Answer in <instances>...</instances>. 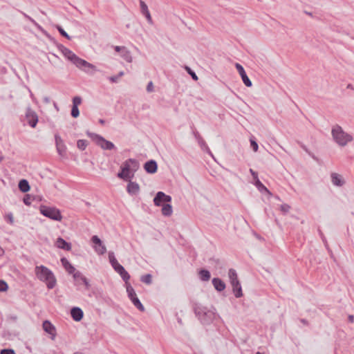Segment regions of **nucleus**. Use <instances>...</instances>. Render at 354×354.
I'll return each instance as SVG.
<instances>
[{
  "mask_svg": "<svg viewBox=\"0 0 354 354\" xmlns=\"http://www.w3.org/2000/svg\"><path fill=\"white\" fill-rule=\"evenodd\" d=\"M87 135L95 142L97 145L104 150H112L115 148V145L113 142L106 140L98 134L88 132Z\"/></svg>",
  "mask_w": 354,
  "mask_h": 354,
  "instance_id": "6",
  "label": "nucleus"
},
{
  "mask_svg": "<svg viewBox=\"0 0 354 354\" xmlns=\"http://www.w3.org/2000/svg\"><path fill=\"white\" fill-rule=\"evenodd\" d=\"M19 189L21 192L26 193L30 190V185L27 180L22 179L19 182Z\"/></svg>",
  "mask_w": 354,
  "mask_h": 354,
  "instance_id": "23",
  "label": "nucleus"
},
{
  "mask_svg": "<svg viewBox=\"0 0 354 354\" xmlns=\"http://www.w3.org/2000/svg\"><path fill=\"white\" fill-rule=\"evenodd\" d=\"M125 46H116L114 47V49L116 52H122V50L124 48Z\"/></svg>",
  "mask_w": 354,
  "mask_h": 354,
  "instance_id": "55",
  "label": "nucleus"
},
{
  "mask_svg": "<svg viewBox=\"0 0 354 354\" xmlns=\"http://www.w3.org/2000/svg\"><path fill=\"white\" fill-rule=\"evenodd\" d=\"M118 77L117 75H115V76H111L109 77V80L113 82V83H115V82H117L118 80Z\"/></svg>",
  "mask_w": 354,
  "mask_h": 354,
  "instance_id": "53",
  "label": "nucleus"
},
{
  "mask_svg": "<svg viewBox=\"0 0 354 354\" xmlns=\"http://www.w3.org/2000/svg\"><path fill=\"white\" fill-rule=\"evenodd\" d=\"M250 145L254 151L257 152L258 151L259 146H258L257 142L255 140L251 139L250 140Z\"/></svg>",
  "mask_w": 354,
  "mask_h": 354,
  "instance_id": "47",
  "label": "nucleus"
},
{
  "mask_svg": "<svg viewBox=\"0 0 354 354\" xmlns=\"http://www.w3.org/2000/svg\"><path fill=\"white\" fill-rule=\"evenodd\" d=\"M185 69L191 75L193 80H198V76L196 75V74L189 66H185Z\"/></svg>",
  "mask_w": 354,
  "mask_h": 354,
  "instance_id": "38",
  "label": "nucleus"
},
{
  "mask_svg": "<svg viewBox=\"0 0 354 354\" xmlns=\"http://www.w3.org/2000/svg\"><path fill=\"white\" fill-rule=\"evenodd\" d=\"M56 245L57 248L63 249L66 251H70L71 250V244L70 243L66 242L64 239L61 237H59L56 241Z\"/></svg>",
  "mask_w": 354,
  "mask_h": 354,
  "instance_id": "18",
  "label": "nucleus"
},
{
  "mask_svg": "<svg viewBox=\"0 0 354 354\" xmlns=\"http://www.w3.org/2000/svg\"><path fill=\"white\" fill-rule=\"evenodd\" d=\"M139 168V162L137 160L129 158L124 161L121 166V171L118 173L119 178L127 180L133 177V174Z\"/></svg>",
  "mask_w": 354,
  "mask_h": 354,
  "instance_id": "2",
  "label": "nucleus"
},
{
  "mask_svg": "<svg viewBox=\"0 0 354 354\" xmlns=\"http://www.w3.org/2000/svg\"><path fill=\"white\" fill-rule=\"evenodd\" d=\"M330 178L331 182L335 186L342 187L345 184V180L343 177L337 173H332Z\"/></svg>",
  "mask_w": 354,
  "mask_h": 354,
  "instance_id": "16",
  "label": "nucleus"
},
{
  "mask_svg": "<svg viewBox=\"0 0 354 354\" xmlns=\"http://www.w3.org/2000/svg\"><path fill=\"white\" fill-rule=\"evenodd\" d=\"M4 254V250L2 249L1 247H0V256L3 255Z\"/></svg>",
  "mask_w": 354,
  "mask_h": 354,
  "instance_id": "63",
  "label": "nucleus"
},
{
  "mask_svg": "<svg viewBox=\"0 0 354 354\" xmlns=\"http://www.w3.org/2000/svg\"><path fill=\"white\" fill-rule=\"evenodd\" d=\"M35 275L40 281L46 283L48 289H53L56 285V278L53 272L44 266H36Z\"/></svg>",
  "mask_w": 354,
  "mask_h": 354,
  "instance_id": "1",
  "label": "nucleus"
},
{
  "mask_svg": "<svg viewBox=\"0 0 354 354\" xmlns=\"http://www.w3.org/2000/svg\"><path fill=\"white\" fill-rule=\"evenodd\" d=\"M140 281L146 284H151L152 282V276L150 274L142 275L140 277Z\"/></svg>",
  "mask_w": 354,
  "mask_h": 354,
  "instance_id": "30",
  "label": "nucleus"
},
{
  "mask_svg": "<svg viewBox=\"0 0 354 354\" xmlns=\"http://www.w3.org/2000/svg\"><path fill=\"white\" fill-rule=\"evenodd\" d=\"M88 145V142L86 140H78L77 142V147L80 150H84Z\"/></svg>",
  "mask_w": 354,
  "mask_h": 354,
  "instance_id": "33",
  "label": "nucleus"
},
{
  "mask_svg": "<svg viewBox=\"0 0 354 354\" xmlns=\"http://www.w3.org/2000/svg\"><path fill=\"white\" fill-rule=\"evenodd\" d=\"M301 147H302V149H303L305 151H306L307 153H309V151H308V149H307V147H306L305 145H302V146H301Z\"/></svg>",
  "mask_w": 354,
  "mask_h": 354,
  "instance_id": "60",
  "label": "nucleus"
},
{
  "mask_svg": "<svg viewBox=\"0 0 354 354\" xmlns=\"http://www.w3.org/2000/svg\"><path fill=\"white\" fill-rule=\"evenodd\" d=\"M331 133L335 141L340 146H345L353 140V137L346 133L338 124L332 128Z\"/></svg>",
  "mask_w": 354,
  "mask_h": 354,
  "instance_id": "3",
  "label": "nucleus"
},
{
  "mask_svg": "<svg viewBox=\"0 0 354 354\" xmlns=\"http://www.w3.org/2000/svg\"><path fill=\"white\" fill-rule=\"evenodd\" d=\"M81 280L82 281V282L85 285L86 289H89L90 283H89L88 279L85 277H81Z\"/></svg>",
  "mask_w": 354,
  "mask_h": 354,
  "instance_id": "50",
  "label": "nucleus"
},
{
  "mask_svg": "<svg viewBox=\"0 0 354 354\" xmlns=\"http://www.w3.org/2000/svg\"><path fill=\"white\" fill-rule=\"evenodd\" d=\"M122 57L129 63L132 62V56L131 52L126 47L121 52Z\"/></svg>",
  "mask_w": 354,
  "mask_h": 354,
  "instance_id": "25",
  "label": "nucleus"
},
{
  "mask_svg": "<svg viewBox=\"0 0 354 354\" xmlns=\"http://www.w3.org/2000/svg\"><path fill=\"white\" fill-rule=\"evenodd\" d=\"M255 185L260 192H262L264 191L268 194H270V191L262 184L259 179L255 180Z\"/></svg>",
  "mask_w": 354,
  "mask_h": 354,
  "instance_id": "29",
  "label": "nucleus"
},
{
  "mask_svg": "<svg viewBox=\"0 0 354 354\" xmlns=\"http://www.w3.org/2000/svg\"><path fill=\"white\" fill-rule=\"evenodd\" d=\"M99 123L101 124H104L105 120H103V119H100L99 120Z\"/></svg>",
  "mask_w": 354,
  "mask_h": 354,
  "instance_id": "62",
  "label": "nucleus"
},
{
  "mask_svg": "<svg viewBox=\"0 0 354 354\" xmlns=\"http://www.w3.org/2000/svg\"><path fill=\"white\" fill-rule=\"evenodd\" d=\"M91 241L94 244H95L97 246H100L102 244H103L102 241L100 240V239L96 235H94L92 236Z\"/></svg>",
  "mask_w": 354,
  "mask_h": 354,
  "instance_id": "39",
  "label": "nucleus"
},
{
  "mask_svg": "<svg viewBox=\"0 0 354 354\" xmlns=\"http://www.w3.org/2000/svg\"><path fill=\"white\" fill-rule=\"evenodd\" d=\"M172 206L169 204L162 205V214L165 216H169L172 214Z\"/></svg>",
  "mask_w": 354,
  "mask_h": 354,
  "instance_id": "26",
  "label": "nucleus"
},
{
  "mask_svg": "<svg viewBox=\"0 0 354 354\" xmlns=\"http://www.w3.org/2000/svg\"><path fill=\"white\" fill-rule=\"evenodd\" d=\"M40 212L44 216L54 221H61L62 219V216L60 211L56 207L41 205Z\"/></svg>",
  "mask_w": 354,
  "mask_h": 354,
  "instance_id": "5",
  "label": "nucleus"
},
{
  "mask_svg": "<svg viewBox=\"0 0 354 354\" xmlns=\"http://www.w3.org/2000/svg\"><path fill=\"white\" fill-rule=\"evenodd\" d=\"M113 268L115 270V272L118 273L120 271H122V270L124 268L122 265H120L118 261L115 262L112 265Z\"/></svg>",
  "mask_w": 354,
  "mask_h": 354,
  "instance_id": "37",
  "label": "nucleus"
},
{
  "mask_svg": "<svg viewBox=\"0 0 354 354\" xmlns=\"http://www.w3.org/2000/svg\"><path fill=\"white\" fill-rule=\"evenodd\" d=\"M127 292L130 299L137 296L134 289L130 284L127 285Z\"/></svg>",
  "mask_w": 354,
  "mask_h": 354,
  "instance_id": "32",
  "label": "nucleus"
},
{
  "mask_svg": "<svg viewBox=\"0 0 354 354\" xmlns=\"http://www.w3.org/2000/svg\"><path fill=\"white\" fill-rule=\"evenodd\" d=\"M6 218H8V220L9 221V222H10L11 224H12V223H13L14 218H13V216H12V213L8 214L6 216Z\"/></svg>",
  "mask_w": 354,
  "mask_h": 354,
  "instance_id": "54",
  "label": "nucleus"
},
{
  "mask_svg": "<svg viewBox=\"0 0 354 354\" xmlns=\"http://www.w3.org/2000/svg\"><path fill=\"white\" fill-rule=\"evenodd\" d=\"M32 200V197L30 195L27 194L24 198V203L26 205H30L31 204Z\"/></svg>",
  "mask_w": 354,
  "mask_h": 354,
  "instance_id": "46",
  "label": "nucleus"
},
{
  "mask_svg": "<svg viewBox=\"0 0 354 354\" xmlns=\"http://www.w3.org/2000/svg\"><path fill=\"white\" fill-rule=\"evenodd\" d=\"M143 15L146 17V19H147V20L149 24H153L152 17H151V14H150L149 12L144 14Z\"/></svg>",
  "mask_w": 354,
  "mask_h": 354,
  "instance_id": "49",
  "label": "nucleus"
},
{
  "mask_svg": "<svg viewBox=\"0 0 354 354\" xmlns=\"http://www.w3.org/2000/svg\"><path fill=\"white\" fill-rule=\"evenodd\" d=\"M55 139L57 153L62 157L66 156V147L64 145L63 140L58 135H55Z\"/></svg>",
  "mask_w": 354,
  "mask_h": 354,
  "instance_id": "12",
  "label": "nucleus"
},
{
  "mask_svg": "<svg viewBox=\"0 0 354 354\" xmlns=\"http://www.w3.org/2000/svg\"><path fill=\"white\" fill-rule=\"evenodd\" d=\"M198 274L200 279L203 281H207L211 277L210 272L205 269H201L199 271Z\"/></svg>",
  "mask_w": 354,
  "mask_h": 354,
  "instance_id": "24",
  "label": "nucleus"
},
{
  "mask_svg": "<svg viewBox=\"0 0 354 354\" xmlns=\"http://www.w3.org/2000/svg\"><path fill=\"white\" fill-rule=\"evenodd\" d=\"M171 197L169 195H166L162 192H158L153 198V203L156 206H162L163 203L171 202Z\"/></svg>",
  "mask_w": 354,
  "mask_h": 354,
  "instance_id": "8",
  "label": "nucleus"
},
{
  "mask_svg": "<svg viewBox=\"0 0 354 354\" xmlns=\"http://www.w3.org/2000/svg\"><path fill=\"white\" fill-rule=\"evenodd\" d=\"M61 262L65 270L69 274H73L75 271V268L71 264V263L65 257L61 259Z\"/></svg>",
  "mask_w": 354,
  "mask_h": 354,
  "instance_id": "21",
  "label": "nucleus"
},
{
  "mask_svg": "<svg viewBox=\"0 0 354 354\" xmlns=\"http://www.w3.org/2000/svg\"><path fill=\"white\" fill-rule=\"evenodd\" d=\"M62 54L68 59H69L72 63H73L75 65L76 64L80 63H84L82 61V59L77 57L75 53H73L71 50L68 48L62 46Z\"/></svg>",
  "mask_w": 354,
  "mask_h": 354,
  "instance_id": "7",
  "label": "nucleus"
},
{
  "mask_svg": "<svg viewBox=\"0 0 354 354\" xmlns=\"http://www.w3.org/2000/svg\"><path fill=\"white\" fill-rule=\"evenodd\" d=\"M194 133V136L195 137V138L197 140L198 144L200 145V146L201 147H204L205 148V149L208 151L209 153H211V151H209V149L208 148V147L207 146L205 140L203 139V138L201 136V135L199 134V133L196 131H194L193 132Z\"/></svg>",
  "mask_w": 354,
  "mask_h": 354,
  "instance_id": "22",
  "label": "nucleus"
},
{
  "mask_svg": "<svg viewBox=\"0 0 354 354\" xmlns=\"http://www.w3.org/2000/svg\"><path fill=\"white\" fill-rule=\"evenodd\" d=\"M319 234H320V235H321V236H322V239L323 241H324V243H326V239H325V237L324 236V235H323L322 232L320 230H319Z\"/></svg>",
  "mask_w": 354,
  "mask_h": 354,
  "instance_id": "57",
  "label": "nucleus"
},
{
  "mask_svg": "<svg viewBox=\"0 0 354 354\" xmlns=\"http://www.w3.org/2000/svg\"><path fill=\"white\" fill-rule=\"evenodd\" d=\"M131 301L133 304V305L140 311L143 312L145 310V308L142 303L140 302V299L136 297L131 298Z\"/></svg>",
  "mask_w": 354,
  "mask_h": 354,
  "instance_id": "28",
  "label": "nucleus"
},
{
  "mask_svg": "<svg viewBox=\"0 0 354 354\" xmlns=\"http://www.w3.org/2000/svg\"><path fill=\"white\" fill-rule=\"evenodd\" d=\"M26 118L28 124L31 127L34 128L36 127L38 122V116L34 111H32L30 108L27 109L26 113Z\"/></svg>",
  "mask_w": 354,
  "mask_h": 354,
  "instance_id": "10",
  "label": "nucleus"
},
{
  "mask_svg": "<svg viewBox=\"0 0 354 354\" xmlns=\"http://www.w3.org/2000/svg\"><path fill=\"white\" fill-rule=\"evenodd\" d=\"M109 261H110V263L112 265L113 263H114L115 262H117V259H115V255H114V252H111L110 251L109 252Z\"/></svg>",
  "mask_w": 354,
  "mask_h": 354,
  "instance_id": "43",
  "label": "nucleus"
},
{
  "mask_svg": "<svg viewBox=\"0 0 354 354\" xmlns=\"http://www.w3.org/2000/svg\"><path fill=\"white\" fill-rule=\"evenodd\" d=\"M118 274L120 275V277H122V279L125 281V283L127 284L128 283V281L130 279V275L125 270V269L124 268L122 270V271H120L118 272Z\"/></svg>",
  "mask_w": 354,
  "mask_h": 354,
  "instance_id": "31",
  "label": "nucleus"
},
{
  "mask_svg": "<svg viewBox=\"0 0 354 354\" xmlns=\"http://www.w3.org/2000/svg\"><path fill=\"white\" fill-rule=\"evenodd\" d=\"M82 61L84 63L83 64V63L80 62V64H76L75 66L77 68H79L80 69L84 71L85 73H86L88 74L93 75L95 71H97L96 68V66H94L93 64H92L82 59Z\"/></svg>",
  "mask_w": 354,
  "mask_h": 354,
  "instance_id": "9",
  "label": "nucleus"
},
{
  "mask_svg": "<svg viewBox=\"0 0 354 354\" xmlns=\"http://www.w3.org/2000/svg\"><path fill=\"white\" fill-rule=\"evenodd\" d=\"M82 102V98L79 96H75L73 99V106H77L78 107V105H80Z\"/></svg>",
  "mask_w": 354,
  "mask_h": 354,
  "instance_id": "40",
  "label": "nucleus"
},
{
  "mask_svg": "<svg viewBox=\"0 0 354 354\" xmlns=\"http://www.w3.org/2000/svg\"><path fill=\"white\" fill-rule=\"evenodd\" d=\"M228 276L230 278L231 285H239V281L238 279L237 273L235 270L230 268L228 272Z\"/></svg>",
  "mask_w": 354,
  "mask_h": 354,
  "instance_id": "20",
  "label": "nucleus"
},
{
  "mask_svg": "<svg viewBox=\"0 0 354 354\" xmlns=\"http://www.w3.org/2000/svg\"><path fill=\"white\" fill-rule=\"evenodd\" d=\"M144 169L149 174H154L158 169L157 162L154 160H150L145 163Z\"/></svg>",
  "mask_w": 354,
  "mask_h": 354,
  "instance_id": "14",
  "label": "nucleus"
},
{
  "mask_svg": "<svg viewBox=\"0 0 354 354\" xmlns=\"http://www.w3.org/2000/svg\"><path fill=\"white\" fill-rule=\"evenodd\" d=\"M124 75V72L123 71H120L118 74V78L121 77L122 76Z\"/></svg>",
  "mask_w": 354,
  "mask_h": 354,
  "instance_id": "59",
  "label": "nucleus"
},
{
  "mask_svg": "<svg viewBox=\"0 0 354 354\" xmlns=\"http://www.w3.org/2000/svg\"><path fill=\"white\" fill-rule=\"evenodd\" d=\"M71 315L75 321L80 322L83 318L84 313L80 308L73 307L71 310Z\"/></svg>",
  "mask_w": 354,
  "mask_h": 354,
  "instance_id": "17",
  "label": "nucleus"
},
{
  "mask_svg": "<svg viewBox=\"0 0 354 354\" xmlns=\"http://www.w3.org/2000/svg\"><path fill=\"white\" fill-rule=\"evenodd\" d=\"M290 209V206L288 204H283L280 207V209L283 214L288 213L289 212Z\"/></svg>",
  "mask_w": 354,
  "mask_h": 354,
  "instance_id": "42",
  "label": "nucleus"
},
{
  "mask_svg": "<svg viewBox=\"0 0 354 354\" xmlns=\"http://www.w3.org/2000/svg\"><path fill=\"white\" fill-rule=\"evenodd\" d=\"M28 19H30V21L31 22H32L34 24L37 25V24L36 23V21H35L34 19H32V18H30V17H28Z\"/></svg>",
  "mask_w": 354,
  "mask_h": 354,
  "instance_id": "61",
  "label": "nucleus"
},
{
  "mask_svg": "<svg viewBox=\"0 0 354 354\" xmlns=\"http://www.w3.org/2000/svg\"><path fill=\"white\" fill-rule=\"evenodd\" d=\"M143 15L146 17V19H147V20L149 24H153L152 17H151V14H150L149 12L144 14Z\"/></svg>",
  "mask_w": 354,
  "mask_h": 354,
  "instance_id": "48",
  "label": "nucleus"
},
{
  "mask_svg": "<svg viewBox=\"0 0 354 354\" xmlns=\"http://www.w3.org/2000/svg\"><path fill=\"white\" fill-rule=\"evenodd\" d=\"M348 318H349V320H350L351 322H353V315H350V316L348 317Z\"/></svg>",
  "mask_w": 354,
  "mask_h": 354,
  "instance_id": "64",
  "label": "nucleus"
},
{
  "mask_svg": "<svg viewBox=\"0 0 354 354\" xmlns=\"http://www.w3.org/2000/svg\"><path fill=\"white\" fill-rule=\"evenodd\" d=\"M56 28L62 36L64 37L65 38H66L68 40L71 39V37L60 26L57 25V26H56Z\"/></svg>",
  "mask_w": 354,
  "mask_h": 354,
  "instance_id": "35",
  "label": "nucleus"
},
{
  "mask_svg": "<svg viewBox=\"0 0 354 354\" xmlns=\"http://www.w3.org/2000/svg\"><path fill=\"white\" fill-rule=\"evenodd\" d=\"M233 288V292L234 293V295L236 298H239L243 295L242 293V289L240 283H239V285L237 286L236 285H232Z\"/></svg>",
  "mask_w": 354,
  "mask_h": 354,
  "instance_id": "27",
  "label": "nucleus"
},
{
  "mask_svg": "<svg viewBox=\"0 0 354 354\" xmlns=\"http://www.w3.org/2000/svg\"><path fill=\"white\" fill-rule=\"evenodd\" d=\"M95 250L99 254H104L106 252V248L104 245L102 244L100 246H95Z\"/></svg>",
  "mask_w": 354,
  "mask_h": 354,
  "instance_id": "36",
  "label": "nucleus"
},
{
  "mask_svg": "<svg viewBox=\"0 0 354 354\" xmlns=\"http://www.w3.org/2000/svg\"><path fill=\"white\" fill-rule=\"evenodd\" d=\"M127 191L130 195H137L140 192V186L137 183L130 180L127 186Z\"/></svg>",
  "mask_w": 354,
  "mask_h": 354,
  "instance_id": "15",
  "label": "nucleus"
},
{
  "mask_svg": "<svg viewBox=\"0 0 354 354\" xmlns=\"http://www.w3.org/2000/svg\"><path fill=\"white\" fill-rule=\"evenodd\" d=\"M235 67L236 70L238 71L240 76L241 77V79L243 80V82L244 84L248 87H251L252 86V83L251 80L248 77L243 67L239 63L235 64Z\"/></svg>",
  "mask_w": 354,
  "mask_h": 354,
  "instance_id": "11",
  "label": "nucleus"
},
{
  "mask_svg": "<svg viewBox=\"0 0 354 354\" xmlns=\"http://www.w3.org/2000/svg\"><path fill=\"white\" fill-rule=\"evenodd\" d=\"M79 115H80V111H79L78 107L72 106L71 115L73 118H77L79 116Z\"/></svg>",
  "mask_w": 354,
  "mask_h": 354,
  "instance_id": "41",
  "label": "nucleus"
},
{
  "mask_svg": "<svg viewBox=\"0 0 354 354\" xmlns=\"http://www.w3.org/2000/svg\"><path fill=\"white\" fill-rule=\"evenodd\" d=\"M8 286L6 282L3 280H0V291L3 292L7 290Z\"/></svg>",
  "mask_w": 354,
  "mask_h": 354,
  "instance_id": "44",
  "label": "nucleus"
},
{
  "mask_svg": "<svg viewBox=\"0 0 354 354\" xmlns=\"http://www.w3.org/2000/svg\"><path fill=\"white\" fill-rule=\"evenodd\" d=\"M147 91L149 93L153 91V84L152 82H149L147 86Z\"/></svg>",
  "mask_w": 354,
  "mask_h": 354,
  "instance_id": "51",
  "label": "nucleus"
},
{
  "mask_svg": "<svg viewBox=\"0 0 354 354\" xmlns=\"http://www.w3.org/2000/svg\"><path fill=\"white\" fill-rule=\"evenodd\" d=\"M0 354H15V352L11 348H4L1 350Z\"/></svg>",
  "mask_w": 354,
  "mask_h": 354,
  "instance_id": "45",
  "label": "nucleus"
},
{
  "mask_svg": "<svg viewBox=\"0 0 354 354\" xmlns=\"http://www.w3.org/2000/svg\"><path fill=\"white\" fill-rule=\"evenodd\" d=\"M214 288L218 292H221L225 288V283L219 278H214L212 281Z\"/></svg>",
  "mask_w": 354,
  "mask_h": 354,
  "instance_id": "19",
  "label": "nucleus"
},
{
  "mask_svg": "<svg viewBox=\"0 0 354 354\" xmlns=\"http://www.w3.org/2000/svg\"><path fill=\"white\" fill-rule=\"evenodd\" d=\"M43 329L44 330L51 335V339H54L56 336V328L55 327L49 322L48 320H46L43 322Z\"/></svg>",
  "mask_w": 354,
  "mask_h": 354,
  "instance_id": "13",
  "label": "nucleus"
},
{
  "mask_svg": "<svg viewBox=\"0 0 354 354\" xmlns=\"http://www.w3.org/2000/svg\"><path fill=\"white\" fill-rule=\"evenodd\" d=\"M139 3H140V12L144 15L149 11V9H148V6L145 3V1H143L142 0H140L139 1Z\"/></svg>",
  "mask_w": 354,
  "mask_h": 354,
  "instance_id": "34",
  "label": "nucleus"
},
{
  "mask_svg": "<svg viewBox=\"0 0 354 354\" xmlns=\"http://www.w3.org/2000/svg\"><path fill=\"white\" fill-rule=\"evenodd\" d=\"M195 313L203 324H210L214 319L215 314L213 311L205 307L197 306L194 309Z\"/></svg>",
  "mask_w": 354,
  "mask_h": 354,
  "instance_id": "4",
  "label": "nucleus"
},
{
  "mask_svg": "<svg viewBox=\"0 0 354 354\" xmlns=\"http://www.w3.org/2000/svg\"><path fill=\"white\" fill-rule=\"evenodd\" d=\"M81 277H83V276L82 275V274L80 272H76L75 273L73 274V277L75 279H77L79 277L81 279Z\"/></svg>",
  "mask_w": 354,
  "mask_h": 354,
  "instance_id": "56",
  "label": "nucleus"
},
{
  "mask_svg": "<svg viewBox=\"0 0 354 354\" xmlns=\"http://www.w3.org/2000/svg\"><path fill=\"white\" fill-rule=\"evenodd\" d=\"M301 322L303 323L305 325H308V321L306 319H301Z\"/></svg>",
  "mask_w": 354,
  "mask_h": 354,
  "instance_id": "58",
  "label": "nucleus"
},
{
  "mask_svg": "<svg viewBox=\"0 0 354 354\" xmlns=\"http://www.w3.org/2000/svg\"><path fill=\"white\" fill-rule=\"evenodd\" d=\"M250 172L252 174L254 180L259 179L257 173L254 171L252 169H250Z\"/></svg>",
  "mask_w": 354,
  "mask_h": 354,
  "instance_id": "52",
  "label": "nucleus"
}]
</instances>
